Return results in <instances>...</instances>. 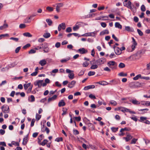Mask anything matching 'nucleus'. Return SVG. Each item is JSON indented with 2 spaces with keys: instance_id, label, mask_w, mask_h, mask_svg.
<instances>
[{
  "instance_id": "nucleus-56",
  "label": "nucleus",
  "mask_w": 150,
  "mask_h": 150,
  "mask_svg": "<svg viewBox=\"0 0 150 150\" xmlns=\"http://www.w3.org/2000/svg\"><path fill=\"white\" fill-rule=\"evenodd\" d=\"M137 32L139 35L140 36H142L143 35V33L139 29H138L137 30Z\"/></svg>"
},
{
  "instance_id": "nucleus-47",
  "label": "nucleus",
  "mask_w": 150,
  "mask_h": 150,
  "mask_svg": "<svg viewBox=\"0 0 150 150\" xmlns=\"http://www.w3.org/2000/svg\"><path fill=\"white\" fill-rule=\"evenodd\" d=\"M6 36L8 37V34H4L0 35V39H1L3 37Z\"/></svg>"
},
{
  "instance_id": "nucleus-16",
  "label": "nucleus",
  "mask_w": 150,
  "mask_h": 150,
  "mask_svg": "<svg viewBox=\"0 0 150 150\" xmlns=\"http://www.w3.org/2000/svg\"><path fill=\"white\" fill-rule=\"evenodd\" d=\"M47 63V62L45 59L41 60L39 62V64L42 66H44Z\"/></svg>"
},
{
  "instance_id": "nucleus-42",
  "label": "nucleus",
  "mask_w": 150,
  "mask_h": 150,
  "mask_svg": "<svg viewBox=\"0 0 150 150\" xmlns=\"http://www.w3.org/2000/svg\"><path fill=\"white\" fill-rule=\"evenodd\" d=\"M30 17L27 18L24 20V22L26 23H30Z\"/></svg>"
},
{
  "instance_id": "nucleus-6",
  "label": "nucleus",
  "mask_w": 150,
  "mask_h": 150,
  "mask_svg": "<svg viewBox=\"0 0 150 150\" xmlns=\"http://www.w3.org/2000/svg\"><path fill=\"white\" fill-rule=\"evenodd\" d=\"M43 82V80H38L34 82V84L35 86H38V87L40 88L42 85V83Z\"/></svg>"
},
{
  "instance_id": "nucleus-30",
  "label": "nucleus",
  "mask_w": 150,
  "mask_h": 150,
  "mask_svg": "<svg viewBox=\"0 0 150 150\" xmlns=\"http://www.w3.org/2000/svg\"><path fill=\"white\" fill-rule=\"evenodd\" d=\"M130 130V128H128L127 127H125L124 128L121 129L120 131V132H122L124 131H129Z\"/></svg>"
},
{
  "instance_id": "nucleus-21",
  "label": "nucleus",
  "mask_w": 150,
  "mask_h": 150,
  "mask_svg": "<svg viewBox=\"0 0 150 150\" xmlns=\"http://www.w3.org/2000/svg\"><path fill=\"white\" fill-rule=\"evenodd\" d=\"M28 100L30 102H32L35 101V98L33 95H31L30 96V98H29Z\"/></svg>"
},
{
  "instance_id": "nucleus-1",
  "label": "nucleus",
  "mask_w": 150,
  "mask_h": 150,
  "mask_svg": "<svg viewBox=\"0 0 150 150\" xmlns=\"http://www.w3.org/2000/svg\"><path fill=\"white\" fill-rule=\"evenodd\" d=\"M39 49H43L44 52H48L49 51V48L48 47V44L46 42H44L40 45L39 47Z\"/></svg>"
},
{
  "instance_id": "nucleus-48",
  "label": "nucleus",
  "mask_w": 150,
  "mask_h": 150,
  "mask_svg": "<svg viewBox=\"0 0 150 150\" xmlns=\"http://www.w3.org/2000/svg\"><path fill=\"white\" fill-rule=\"evenodd\" d=\"M63 5L64 4L63 3H59L57 4L56 6L59 8H60L62 7Z\"/></svg>"
},
{
  "instance_id": "nucleus-52",
  "label": "nucleus",
  "mask_w": 150,
  "mask_h": 150,
  "mask_svg": "<svg viewBox=\"0 0 150 150\" xmlns=\"http://www.w3.org/2000/svg\"><path fill=\"white\" fill-rule=\"evenodd\" d=\"M30 45L29 43L27 44L26 45L23 46V49H26L27 48L30 47Z\"/></svg>"
},
{
  "instance_id": "nucleus-18",
  "label": "nucleus",
  "mask_w": 150,
  "mask_h": 150,
  "mask_svg": "<svg viewBox=\"0 0 150 150\" xmlns=\"http://www.w3.org/2000/svg\"><path fill=\"white\" fill-rule=\"evenodd\" d=\"M115 26L116 28H117L120 29L122 28V26L118 22H116L115 23Z\"/></svg>"
},
{
  "instance_id": "nucleus-11",
  "label": "nucleus",
  "mask_w": 150,
  "mask_h": 150,
  "mask_svg": "<svg viewBox=\"0 0 150 150\" xmlns=\"http://www.w3.org/2000/svg\"><path fill=\"white\" fill-rule=\"evenodd\" d=\"M57 96L55 95L49 98L48 99V102H50L51 101L53 100H54L57 98Z\"/></svg>"
},
{
  "instance_id": "nucleus-26",
  "label": "nucleus",
  "mask_w": 150,
  "mask_h": 150,
  "mask_svg": "<svg viewBox=\"0 0 150 150\" xmlns=\"http://www.w3.org/2000/svg\"><path fill=\"white\" fill-rule=\"evenodd\" d=\"M23 34L24 36L28 37H31L32 36V35L28 32L24 33Z\"/></svg>"
},
{
  "instance_id": "nucleus-10",
  "label": "nucleus",
  "mask_w": 150,
  "mask_h": 150,
  "mask_svg": "<svg viewBox=\"0 0 150 150\" xmlns=\"http://www.w3.org/2000/svg\"><path fill=\"white\" fill-rule=\"evenodd\" d=\"M28 134L27 135L26 137H24L23 139V145H25L28 140Z\"/></svg>"
},
{
  "instance_id": "nucleus-8",
  "label": "nucleus",
  "mask_w": 150,
  "mask_h": 150,
  "mask_svg": "<svg viewBox=\"0 0 150 150\" xmlns=\"http://www.w3.org/2000/svg\"><path fill=\"white\" fill-rule=\"evenodd\" d=\"M78 51L81 54H85L88 52V50H85L84 48L79 49Z\"/></svg>"
},
{
  "instance_id": "nucleus-61",
  "label": "nucleus",
  "mask_w": 150,
  "mask_h": 150,
  "mask_svg": "<svg viewBox=\"0 0 150 150\" xmlns=\"http://www.w3.org/2000/svg\"><path fill=\"white\" fill-rule=\"evenodd\" d=\"M69 60V59L68 58H66L64 59H62L60 61V62L61 63H63L64 62H66L67 61Z\"/></svg>"
},
{
  "instance_id": "nucleus-36",
  "label": "nucleus",
  "mask_w": 150,
  "mask_h": 150,
  "mask_svg": "<svg viewBox=\"0 0 150 150\" xmlns=\"http://www.w3.org/2000/svg\"><path fill=\"white\" fill-rule=\"evenodd\" d=\"M98 67V66L97 64H93L91 67L90 68L91 69H96Z\"/></svg>"
},
{
  "instance_id": "nucleus-22",
  "label": "nucleus",
  "mask_w": 150,
  "mask_h": 150,
  "mask_svg": "<svg viewBox=\"0 0 150 150\" xmlns=\"http://www.w3.org/2000/svg\"><path fill=\"white\" fill-rule=\"evenodd\" d=\"M43 36L45 38H47L50 36V34L48 33H45L43 35Z\"/></svg>"
},
{
  "instance_id": "nucleus-51",
  "label": "nucleus",
  "mask_w": 150,
  "mask_h": 150,
  "mask_svg": "<svg viewBox=\"0 0 150 150\" xmlns=\"http://www.w3.org/2000/svg\"><path fill=\"white\" fill-rule=\"evenodd\" d=\"M88 63L87 62H85L83 64V65L84 67H86L88 66Z\"/></svg>"
},
{
  "instance_id": "nucleus-34",
  "label": "nucleus",
  "mask_w": 150,
  "mask_h": 150,
  "mask_svg": "<svg viewBox=\"0 0 150 150\" xmlns=\"http://www.w3.org/2000/svg\"><path fill=\"white\" fill-rule=\"evenodd\" d=\"M59 25H60L61 28L62 29L64 30L66 28V25L64 23H62L60 24Z\"/></svg>"
},
{
  "instance_id": "nucleus-17",
  "label": "nucleus",
  "mask_w": 150,
  "mask_h": 150,
  "mask_svg": "<svg viewBox=\"0 0 150 150\" xmlns=\"http://www.w3.org/2000/svg\"><path fill=\"white\" fill-rule=\"evenodd\" d=\"M109 33L108 30H105L100 32V35H102L105 34H108Z\"/></svg>"
},
{
  "instance_id": "nucleus-41",
  "label": "nucleus",
  "mask_w": 150,
  "mask_h": 150,
  "mask_svg": "<svg viewBox=\"0 0 150 150\" xmlns=\"http://www.w3.org/2000/svg\"><path fill=\"white\" fill-rule=\"evenodd\" d=\"M141 11H142L144 12L146 11V8L145 6L143 4L141 6Z\"/></svg>"
},
{
  "instance_id": "nucleus-37",
  "label": "nucleus",
  "mask_w": 150,
  "mask_h": 150,
  "mask_svg": "<svg viewBox=\"0 0 150 150\" xmlns=\"http://www.w3.org/2000/svg\"><path fill=\"white\" fill-rule=\"evenodd\" d=\"M119 76H127V73L124 74L123 72H122L118 74Z\"/></svg>"
},
{
  "instance_id": "nucleus-39",
  "label": "nucleus",
  "mask_w": 150,
  "mask_h": 150,
  "mask_svg": "<svg viewBox=\"0 0 150 150\" xmlns=\"http://www.w3.org/2000/svg\"><path fill=\"white\" fill-rule=\"evenodd\" d=\"M67 109L66 108H63V110H62L63 113H62V115H66L67 113Z\"/></svg>"
},
{
  "instance_id": "nucleus-64",
  "label": "nucleus",
  "mask_w": 150,
  "mask_h": 150,
  "mask_svg": "<svg viewBox=\"0 0 150 150\" xmlns=\"http://www.w3.org/2000/svg\"><path fill=\"white\" fill-rule=\"evenodd\" d=\"M61 45V44L59 42H57L55 45V47L57 48L59 47Z\"/></svg>"
},
{
  "instance_id": "nucleus-28",
  "label": "nucleus",
  "mask_w": 150,
  "mask_h": 150,
  "mask_svg": "<svg viewBox=\"0 0 150 150\" xmlns=\"http://www.w3.org/2000/svg\"><path fill=\"white\" fill-rule=\"evenodd\" d=\"M48 142V141L47 139H44L43 141L42 142L40 143V144L43 146H45L47 142Z\"/></svg>"
},
{
  "instance_id": "nucleus-40",
  "label": "nucleus",
  "mask_w": 150,
  "mask_h": 150,
  "mask_svg": "<svg viewBox=\"0 0 150 150\" xmlns=\"http://www.w3.org/2000/svg\"><path fill=\"white\" fill-rule=\"evenodd\" d=\"M95 74V71H90L88 73V76H91Z\"/></svg>"
},
{
  "instance_id": "nucleus-60",
  "label": "nucleus",
  "mask_w": 150,
  "mask_h": 150,
  "mask_svg": "<svg viewBox=\"0 0 150 150\" xmlns=\"http://www.w3.org/2000/svg\"><path fill=\"white\" fill-rule=\"evenodd\" d=\"M112 38L116 41L118 42L119 41V39L115 36L114 34L112 35Z\"/></svg>"
},
{
  "instance_id": "nucleus-57",
  "label": "nucleus",
  "mask_w": 150,
  "mask_h": 150,
  "mask_svg": "<svg viewBox=\"0 0 150 150\" xmlns=\"http://www.w3.org/2000/svg\"><path fill=\"white\" fill-rule=\"evenodd\" d=\"M72 29L71 27H69L67 28L66 30V31L68 33H69L71 31Z\"/></svg>"
},
{
  "instance_id": "nucleus-25",
  "label": "nucleus",
  "mask_w": 150,
  "mask_h": 150,
  "mask_svg": "<svg viewBox=\"0 0 150 150\" xmlns=\"http://www.w3.org/2000/svg\"><path fill=\"white\" fill-rule=\"evenodd\" d=\"M142 76L140 74H139L133 78V79L134 80H138L139 78H141L142 79Z\"/></svg>"
},
{
  "instance_id": "nucleus-44",
  "label": "nucleus",
  "mask_w": 150,
  "mask_h": 150,
  "mask_svg": "<svg viewBox=\"0 0 150 150\" xmlns=\"http://www.w3.org/2000/svg\"><path fill=\"white\" fill-rule=\"evenodd\" d=\"M132 42L133 45H132L136 46L137 45V43L135 39L133 37L132 38Z\"/></svg>"
},
{
  "instance_id": "nucleus-19",
  "label": "nucleus",
  "mask_w": 150,
  "mask_h": 150,
  "mask_svg": "<svg viewBox=\"0 0 150 150\" xmlns=\"http://www.w3.org/2000/svg\"><path fill=\"white\" fill-rule=\"evenodd\" d=\"M8 27L7 24L5 23L2 26L0 27V30H3L4 29L7 28Z\"/></svg>"
},
{
  "instance_id": "nucleus-35",
  "label": "nucleus",
  "mask_w": 150,
  "mask_h": 150,
  "mask_svg": "<svg viewBox=\"0 0 150 150\" xmlns=\"http://www.w3.org/2000/svg\"><path fill=\"white\" fill-rule=\"evenodd\" d=\"M118 67L120 68H122L125 67V65L123 63H120L118 65Z\"/></svg>"
},
{
  "instance_id": "nucleus-4",
  "label": "nucleus",
  "mask_w": 150,
  "mask_h": 150,
  "mask_svg": "<svg viewBox=\"0 0 150 150\" xmlns=\"http://www.w3.org/2000/svg\"><path fill=\"white\" fill-rule=\"evenodd\" d=\"M106 61V59L103 57L99 58L96 60V62L98 65L103 64Z\"/></svg>"
},
{
  "instance_id": "nucleus-9",
  "label": "nucleus",
  "mask_w": 150,
  "mask_h": 150,
  "mask_svg": "<svg viewBox=\"0 0 150 150\" xmlns=\"http://www.w3.org/2000/svg\"><path fill=\"white\" fill-rule=\"evenodd\" d=\"M76 81H72L70 83H69L68 85V87L70 88H72L75 85Z\"/></svg>"
},
{
  "instance_id": "nucleus-45",
  "label": "nucleus",
  "mask_w": 150,
  "mask_h": 150,
  "mask_svg": "<svg viewBox=\"0 0 150 150\" xmlns=\"http://www.w3.org/2000/svg\"><path fill=\"white\" fill-rule=\"evenodd\" d=\"M77 23H77L76 25V26L74 27L73 28V30L74 31H76L79 28V26L76 25Z\"/></svg>"
},
{
  "instance_id": "nucleus-46",
  "label": "nucleus",
  "mask_w": 150,
  "mask_h": 150,
  "mask_svg": "<svg viewBox=\"0 0 150 150\" xmlns=\"http://www.w3.org/2000/svg\"><path fill=\"white\" fill-rule=\"evenodd\" d=\"M110 103L112 104L114 106H116L117 104V103L114 100H111L110 101Z\"/></svg>"
},
{
  "instance_id": "nucleus-14",
  "label": "nucleus",
  "mask_w": 150,
  "mask_h": 150,
  "mask_svg": "<svg viewBox=\"0 0 150 150\" xmlns=\"http://www.w3.org/2000/svg\"><path fill=\"white\" fill-rule=\"evenodd\" d=\"M125 30L128 32H132L134 31L133 29L129 26H125Z\"/></svg>"
},
{
  "instance_id": "nucleus-24",
  "label": "nucleus",
  "mask_w": 150,
  "mask_h": 150,
  "mask_svg": "<svg viewBox=\"0 0 150 150\" xmlns=\"http://www.w3.org/2000/svg\"><path fill=\"white\" fill-rule=\"evenodd\" d=\"M136 88L140 87L141 86L143 83H140L139 82H135Z\"/></svg>"
},
{
  "instance_id": "nucleus-13",
  "label": "nucleus",
  "mask_w": 150,
  "mask_h": 150,
  "mask_svg": "<svg viewBox=\"0 0 150 150\" xmlns=\"http://www.w3.org/2000/svg\"><path fill=\"white\" fill-rule=\"evenodd\" d=\"M65 104L64 100H62L59 103L58 106L59 107H61L65 105Z\"/></svg>"
},
{
  "instance_id": "nucleus-27",
  "label": "nucleus",
  "mask_w": 150,
  "mask_h": 150,
  "mask_svg": "<svg viewBox=\"0 0 150 150\" xmlns=\"http://www.w3.org/2000/svg\"><path fill=\"white\" fill-rule=\"evenodd\" d=\"M129 86L132 88H136L135 82H132L129 83Z\"/></svg>"
},
{
  "instance_id": "nucleus-59",
  "label": "nucleus",
  "mask_w": 150,
  "mask_h": 150,
  "mask_svg": "<svg viewBox=\"0 0 150 150\" xmlns=\"http://www.w3.org/2000/svg\"><path fill=\"white\" fill-rule=\"evenodd\" d=\"M45 131H46L47 134H48L50 131L49 129L46 126L45 127Z\"/></svg>"
},
{
  "instance_id": "nucleus-20",
  "label": "nucleus",
  "mask_w": 150,
  "mask_h": 150,
  "mask_svg": "<svg viewBox=\"0 0 150 150\" xmlns=\"http://www.w3.org/2000/svg\"><path fill=\"white\" fill-rule=\"evenodd\" d=\"M130 101L134 105L139 104H140V102L135 99V100H132Z\"/></svg>"
},
{
  "instance_id": "nucleus-43",
  "label": "nucleus",
  "mask_w": 150,
  "mask_h": 150,
  "mask_svg": "<svg viewBox=\"0 0 150 150\" xmlns=\"http://www.w3.org/2000/svg\"><path fill=\"white\" fill-rule=\"evenodd\" d=\"M62 140L63 139L62 137H58L56 138V139L55 140V141H57L58 142H59L60 141H62Z\"/></svg>"
},
{
  "instance_id": "nucleus-2",
  "label": "nucleus",
  "mask_w": 150,
  "mask_h": 150,
  "mask_svg": "<svg viewBox=\"0 0 150 150\" xmlns=\"http://www.w3.org/2000/svg\"><path fill=\"white\" fill-rule=\"evenodd\" d=\"M128 0H125L123 2L124 6L127 7L128 8L130 9L132 11H134V6L132 5L133 8L132 6V3L131 2L129 1H128L127 3L126 2L128 1Z\"/></svg>"
},
{
  "instance_id": "nucleus-32",
  "label": "nucleus",
  "mask_w": 150,
  "mask_h": 150,
  "mask_svg": "<svg viewBox=\"0 0 150 150\" xmlns=\"http://www.w3.org/2000/svg\"><path fill=\"white\" fill-rule=\"evenodd\" d=\"M74 74L73 73H70L69 74L68 77L71 79H72L74 78Z\"/></svg>"
},
{
  "instance_id": "nucleus-58",
  "label": "nucleus",
  "mask_w": 150,
  "mask_h": 150,
  "mask_svg": "<svg viewBox=\"0 0 150 150\" xmlns=\"http://www.w3.org/2000/svg\"><path fill=\"white\" fill-rule=\"evenodd\" d=\"M35 121V119H33L32 120L31 122L30 126L31 127H33L34 125V124Z\"/></svg>"
},
{
  "instance_id": "nucleus-54",
  "label": "nucleus",
  "mask_w": 150,
  "mask_h": 150,
  "mask_svg": "<svg viewBox=\"0 0 150 150\" xmlns=\"http://www.w3.org/2000/svg\"><path fill=\"white\" fill-rule=\"evenodd\" d=\"M46 9L49 11H53V8L49 6L47 7L46 8Z\"/></svg>"
},
{
  "instance_id": "nucleus-38",
  "label": "nucleus",
  "mask_w": 150,
  "mask_h": 150,
  "mask_svg": "<svg viewBox=\"0 0 150 150\" xmlns=\"http://www.w3.org/2000/svg\"><path fill=\"white\" fill-rule=\"evenodd\" d=\"M41 115H39L38 114V113H36V119L37 121L39 120L40 118H41Z\"/></svg>"
},
{
  "instance_id": "nucleus-12",
  "label": "nucleus",
  "mask_w": 150,
  "mask_h": 150,
  "mask_svg": "<svg viewBox=\"0 0 150 150\" xmlns=\"http://www.w3.org/2000/svg\"><path fill=\"white\" fill-rule=\"evenodd\" d=\"M95 87V86L94 85H89L87 86H86L84 87V90H86L91 88H93Z\"/></svg>"
},
{
  "instance_id": "nucleus-33",
  "label": "nucleus",
  "mask_w": 150,
  "mask_h": 150,
  "mask_svg": "<svg viewBox=\"0 0 150 150\" xmlns=\"http://www.w3.org/2000/svg\"><path fill=\"white\" fill-rule=\"evenodd\" d=\"M46 21L48 23V24L49 25H51L52 23V20L50 19H47L46 20Z\"/></svg>"
},
{
  "instance_id": "nucleus-7",
  "label": "nucleus",
  "mask_w": 150,
  "mask_h": 150,
  "mask_svg": "<svg viewBox=\"0 0 150 150\" xmlns=\"http://www.w3.org/2000/svg\"><path fill=\"white\" fill-rule=\"evenodd\" d=\"M97 34V32L94 31L91 33H88L84 34L82 35V36H92L93 37H95V35Z\"/></svg>"
},
{
  "instance_id": "nucleus-49",
  "label": "nucleus",
  "mask_w": 150,
  "mask_h": 150,
  "mask_svg": "<svg viewBox=\"0 0 150 150\" xmlns=\"http://www.w3.org/2000/svg\"><path fill=\"white\" fill-rule=\"evenodd\" d=\"M36 50L34 49H31L29 52L28 53L29 54L34 53L36 52Z\"/></svg>"
},
{
  "instance_id": "nucleus-29",
  "label": "nucleus",
  "mask_w": 150,
  "mask_h": 150,
  "mask_svg": "<svg viewBox=\"0 0 150 150\" xmlns=\"http://www.w3.org/2000/svg\"><path fill=\"white\" fill-rule=\"evenodd\" d=\"M30 84L31 83H29L28 84H24L23 85L24 89L26 90L28 88V87L30 86Z\"/></svg>"
},
{
  "instance_id": "nucleus-50",
  "label": "nucleus",
  "mask_w": 150,
  "mask_h": 150,
  "mask_svg": "<svg viewBox=\"0 0 150 150\" xmlns=\"http://www.w3.org/2000/svg\"><path fill=\"white\" fill-rule=\"evenodd\" d=\"M118 127L115 128L114 127H112L111 128V129L113 132H116L118 130Z\"/></svg>"
},
{
  "instance_id": "nucleus-5",
  "label": "nucleus",
  "mask_w": 150,
  "mask_h": 150,
  "mask_svg": "<svg viewBox=\"0 0 150 150\" xmlns=\"http://www.w3.org/2000/svg\"><path fill=\"white\" fill-rule=\"evenodd\" d=\"M3 112L4 113H8L9 112V109L8 106L7 105H4L1 107Z\"/></svg>"
},
{
  "instance_id": "nucleus-23",
  "label": "nucleus",
  "mask_w": 150,
  "mask_h": 150,
  "mask_svg": "<svg viewBox=\"0 0 150 150\" xmlns=\"http://www.w3.org/2000/svg\"><path fill=\"white\" fill-rule=\"evenodd\" d=\"M146 119L147 118L146 117H140V120H139L138 121L142 122H144L145 120H146Z\"/></svg>"
},
{
  "instance_id": "nucleus-31",
  "label": "nucleus",
  "mask_w": 150,
  "mask_h": 150,
  "mask_svg": "<svg viewBox=\"0 0 150 150\" xmlns=\"http://www.w3.org/2000/svg\"><path fill=\"white\" fill-rule=\"evenodd\" d=\"M98 83H99L100 85H106L108 84V83L106 81H100L98 82Z\"/></svg>"
},
{
  "instance_id": "nucleus-53",
  "label": "nucleus",
  "mask_w": 150,
  "mask_h": 150,
  "mask_svg": "<svg viewBox=\"0 0 150 150\" xmlns=\"http://www.w3.org/2000/svg\"><path fill=\"white\" fill-rule=\"evenodd\" d=\"M25 27L26 25L24 24H21L19 26V27L21 29L24 28Z\"/></svg>"
},
{
  "instance_id": "nucleus-15",
  "label": "nucleus",
  "mask_w": 150,
  "mask_h": 150,
  "mask_svg": "<svg viewBox=\"0 0 150 150\" xmlns=\"http://www.w3.org/2000/svg\"><path fill=\"white\" fill-rule=\"evenodd\" d=\"M116 49L114 50L116 54L120 55L121 54L122 52L120 50V48L119 47H116Z\"/></svg>"
},
{
  "instance_id": "nucleus-62",
  "label": "nucleus",
  "mask_w": 150,
  "mask_h": 150,
  "mask_svg": "<svg viewBox=\"0 0 150 150\" xmlns=\"http://www.w3.org/2000/svg\"><path fill=\"white\" fill-rule=\"evenodd\" d=\"M74 134L75 135H77L79 134V132L77 129H73Z\"/></svg>"
},
{
  "instance_id": "nucleus-3",
  "label": "nucleus",
  "mask_w": 150,
  "mask_h": 150,
  "mask_svg": "<svg viewBox=\"0 0 150 150\" xmlns=\"http://www.w3.org/2000/svg\"><path fill=\"white\" fill-rule=\"evenodd\" d=\"M107 64L108 66L112 70L117 69V64L114 61H110L108 62Z\"/></svg>"
},
{
  "instance_id": "nucleus-55",
  "label": "nucleus",
  "mask_w": 150,
  "mask_h": 150,
  "mask_svg": "<svg viewBox=\"0 0 150 150\" xmlns=\"http://www.w3.org/2000/svg\"><path fill=\"white\" fill-rule=\"evenodd\" d=\"M137 140V139L134 138L131 141V144H135L136 143Z\"/></svg>"
},
{
  "instance_id": "nucleus-63",
  "label": "nucleus",
  "mask_w": 150,
  "mask_h": 150,
  "mask_svg": "<svg viewBox=\"0 0 150 150\" xmlns=\"http://www.w3.org/2000/svg\"><path fill=\"white\" fill-rule=\"evenodd\" d=\"M89 97L90 98H91V99H96V97L95 96L92 94H91L89 95Z\"/></svg>"
}]
</instances>
